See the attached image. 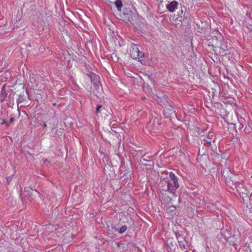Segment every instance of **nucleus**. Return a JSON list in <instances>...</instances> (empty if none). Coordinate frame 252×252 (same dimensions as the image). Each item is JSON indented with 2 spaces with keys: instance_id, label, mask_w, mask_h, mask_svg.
<instances>
[{
  "instance_id": "1",
  "label": "nucleus",
  "mask_w": 252,
  "mask_h": 252,
  "mask_svg": "<svg viewBox=\"0 0 252 252\" xmlns=\"http://www.w3.org/2000/svg\"><path fill=\"white\" fill-rule=\"evenodd\" d=\"M158 187L160 190L164 191H168L172 193H174L176 192L173 185L169 182V179L167 178L161 179L158 184Z\"/></svg>"
},
{
  "instance_id": "2",
  "label": "nucleus",
  "mask_w": 252,
  "mask_h": 252,
  "mask_svg": "<svg viewBox=\"0 0 252 252\" xmlns=\"http://www.w3.org/2000/svg\"><path fill=\"white\" fill-rule=\"evenodd\" d=\"M129 52L131 57L134 60H140L144 57V53L140 51L137 46L134 44L131 45Z\"/></svg>"
},
{
  "instance_id": "3",
  "label": "nucleus",
  "mask_w": 252,
  "mask_h": 252,
  "mask_svg": "<svg viewBox=\"0 0 252 252\" xmlns=\"http://www.w3.org/2000/svg\"><path fill=\"white\" fill-rule=\"evenodd\" d=\"M236 188L238 192L243 199L245 197H249V194L250 193V192L243 184H238L236 186Z\"/></svg>"
},
{
  "instance_id": "4",
  "label": "nucleus",
  "mask_w": 252,
  "mask_h": 252,
  "mask_svg": "<svg viewBox=\"0 0 252 252\" xmlns=\"http://www.w3.org/2000/svg\"><path fill=\"white\" fill-rule=\"evenodd\" d=\"M170 179H169V182L171 183L173 185V188L176 189L179 187V184L178 182L177 177L172 172H170L169 174Z\"/></svg>"
},
{
  "instance_id": "5",
  "label": "nucleus",
  "mask_w": 252,
  "mask_h": 252,
  "mask_svg": "<svg viewBox=\"0 0 252 252\" xmlns=\"http://www.w3.org/2000/svg\"><path fill=\"white\" fill-rule=\"evenodd\" d=\"M214 134L213 132L209 133L208 136L204 139L202 141V143L206 146H210L211 145L212 142H214Z\"/></svg>"
},
{
  "instance_id": "6",
  "label": "nucleus",
  "mask_w": 252,
  "mask_h": 252,
  "mask_svg": "<svg viewBox=\"0 0 252 252\" xmlns=\"http://www.w3.org/2000/svg\"><path fill=\"white\" fill-rule=\"evenodd\" d=\"M178 2L177 1L173 0L166 5L167 9L170 12H173L177 7Z\"/></svg>"
},
{
  "instance_id": "7",
  "label": "nucleus",
  "mask_w": 252,
  "mask_h": 252,
  "mask_svg": "<svg viewBox=\"0 0 252 252\" xmlns=\"http://www.w3.org/2000/svg\"><path fill=\"white\" fill-rule=\"evenodd\" d=\"M6 85H4L2 86L1 91H0V99L1 100V101H3L5 97L7 96V93L6 91Z\"/></svg>"
},
{
  "instance_id": "8",
  "label": "nucleus",
  "mask_w": 252,
  "mask_h": 252,
  "mask_svg": "<svg viewBox=\"0 0 252 252\" xmlns=\"http://www.w3.org/2000/svg\"><path fill=\"white\" fill-rule=\"evenodd\" d=\"M177 239L178 240V243L180 247L183 250H185L186 249V245H185V240L183 237H179V236H177Z\"/></svg>"
},
{
  "instance_id": "9",
  "label": "nucleus",
  "mask_w": 252,
  "mask_h": 252,
  "mask_svg": "<svg viewBox=\"0 0 252 252\" xmlns=\"http://www.w3.org/2000/svg\"><path fill=\"white\" fill-rule=\"evenodd\" d=\"M115 4L119 11H121V8L123 6L122 2L121 0H117L115 2Z\"/></svg>"
},
{
  "instance_id": "10",
  "label": "nucleus",
  "mask_w": 252,
  "mask_h": 252,
  "mask_svg": "<svg viewBox=\"0 0 252 252\" xmlns=\"http://www.w3.org/2000/svg\"><path fill=\"white\" fill-rule=\"evenodd\" d=\"M152 123V122H150V123ZM158 123H157V126L155 125V120H154L153 123L152 125H151V124H150L148 126L149 127H152L153 126V127L152 129H153L154 131H156L158 130Z\"/></svg>"
},
{
  "instance_id": "11",
  "label": "nucleus",
  "mask_w": 252,
  "mask_h": 252,
  "mask_svg": "<svg viewBox=\"0 0 252 252\" xmlns=\"http://www.w3.org/2000/svg\"><path fill=\"white\" fill-rule=\"evenodd\" d=\"M127 227L126 225L122 226L119 229V232L121 234L123 233L126 231Z\"/></svg>"
},
{
  "instance_id": "12",
  "label": "nucleus",
  "mask_w": 252,
  "mask_h": 252,
  "mask_svg": "<svg viewBox=\"0 0 252 252\" xmlns=\"http://www.w3.org/2000/svg\"><path fill=\"white\" fill-rule=\"evenodd\" d=\"M13 178V176H10L9 177H8L6 179L7 183L8 184L10 183V182L12 181Z\"/></svg>"
},
{
  "instance_id": "13",
  "label": "nucleus",
  "mask_w": 252,
  "mask_h": 252,
  "mask_svg": "<svg viewBox=\"0 0 252 252\" xmlns=\"http://www.w3.org/2000/svg\"><path fill=\"white\" fill-rule=\"evenodd\" d=\"M102 108V105H98L96 107V112L97 113H99L100 112V109Z\"/></svg>"
},
{
  "instance_id": "14",
  "label": "nucleus",
  "mask_w": 252,
  "mask_h": 252,
  "mask_svg": "<svg viewBox=\"0 0 252 252\" xmlns=\"http://www.w3.org/2000/svg\"><path fill=\"white\" fill-rule=\"evenodd\" d=\"M243 127V124H242V123H239V124H238V128L239 129H242Z\"/></svg>"
},
{
  "instance_id": "15",
  "label": "nucleus",
  "mask_w": 252,
  "mask_h": 252,
  "mask_svg": "<svg viewBox=\"0 0 252 252\" xmlns=\"http://www.w3.org/2000/svg\"><path fill=\"white\" fill-rule=\"evenodd\" d=\"M15 121V119L13 117L10 118V123H12Z\"/></svg>"
},
{
  "instance_id": "16",
  "label": "nucleus",
  "mask_w": 252,
  "mask_h": 252,
  "mask_svg": "<svg viewBox=\"0 0 252 252\" xmlns=\"http://www.w3.org/2000/svg\"><path fill=\"white\" fill-rule=\"evenodd\" d=\"M111 227L112 229H114L116 231L118 230V228H117L114 225H112Z\"/></svg>"
},
{
  "instance_id": "17",
  "label": "nucleus",
  "mask_w": 252,
  "mask_h": 252,
  "mask_svg": "<svg viewBox=\"0 0 252 252\" xmlns=\"http://www.w3.org/2000/svg\"><path fill=\"white\" fill-rule=\"evenodd\" d=\"M6 124L8 126V124H7L6 121L5 120H4V119L3 120V122L2 123V124Z\"/></svg>"
},
{
  "instance_id": "18",
  "label": "nucleus",
  "mask_w": 252,
  "mask_h": 252,
  "mask_svg": "<svg viewBox=\"0 0 252 252\" xmlns=\"http://www.w3.org/2000/svg\"><path fill=\"white\" fill-rule=\"evenodd\" d=\"M146 157V155H145V156H144V157ZM144 160H146V161H149V160L147 159H146V158H144ZM152 160V159H149V161H150V160Z\"/></svg>"
},
{
  "instance_id": "19",
  "label": "nucleus",
  "mask_w": 252,
  "mask_h": 252,
  "mask_svg": "<svg viewBox=\"0 0 252 252\" xmlns=\"http://www.w3.org/2000/svg\"><path fill=\"white\" fill-rule=\"evenodd\" d=\"M43 126L44 127H47V124L46 123H44Z\"/></svg>"
},
{
  "instance_id": "20",
  "label": "nucleus",
  "mask_w": 252,
  "mask_h": 252,
  "mask_svg": "<svg viewBox=\"0 0 252 252\" xmlns=\"http://www.w3.org/2000/svg\"><path fill=\"white\" fill-rule=\"evenodd\" d=\"M224 172H225V170L224 169L222 171H221V174L222 175H223L224 173Z\"/></svg>"
},
{
  "instance_id": "21",
  "label": "nucleus",
  "mask_w": 252,
  "mask_h": 252,
  "mask_svg": "<svg viewBox=\"0 0 252 252\" xmlns=\"http://www.w3.org/2000/svg\"><path fill=\"white\" fill-rule=\"evenodd\" d=\"M225 171H226V172H230V171H229L228 169H226Z\"/></svg>"
},
{
  "instance_id": "22",
  "label": "nucleus",
  "mask_w": 252,
  "mask_h": 252,
  "mask_svg": "<svg viewBox=\"0 0 252 252\" xmlns=\"http://www.w3.org/2000/svg\"><path fill=\"white\" fill-rule=\"evenodd\" d=\"M181 13H183V12H184L183 10V9H181Z\"/></svg>"
}]
</instances>
